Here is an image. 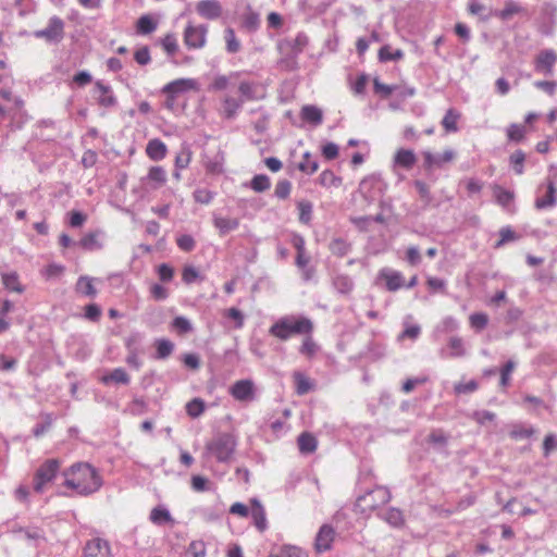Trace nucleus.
Returning a JSON list of instances; mask_svg holds the SVG:
<instances>
[{
    "label": "nucleus",
    "mask_w": 557,
    "mask_h": 557,
    "mask_svg": "<svg viewBox=\"0 0 557 557\" xmlns=\"http://www.w3.org/2000/svg\"><path fill=\"white\" fill-rule=\"evenodd\" d=\"M335 530L330 524H323L317 533L314 547L318 553H323L332 547Z\"/></svg>",
    "instance_id": "2eb2a0df"
},
{
    "label": "nucleus",
    "mask_w": 557,
    "mask_h": 557,
    "mask_svg": "<svg viewBox=\"0 0 557 557\" xmlns=\"http://www.w3.org/2000/svg\"><path fill=\"white\" fill-rule=\"evenodd\" d=\"M2 284L10 292L22 294L24 292L23 285L20 283L18 274L15 271L2 274Z\"/></svg>",
    "instance_id": "58836bf2"
},
{
    "label": "nucleus",
    "mask_w": 557,
    "mask_h": 557,
    "mask_svg": "<svg viewBox=\"0 0 557 557\" xmlns=\"http://www.w3.org/2000/svg\"><path fill=\"white\" fill-rule=\"evenodd\" d=\"M63 486L77 495L87 497L98 492L103 480L98 470L88 462H76L62 471Z\"/></svg>",
    "instance_id": "f257e3e1"
},
{
    "label": "nucleus",
    "mask_w": 557,
    "mask_h": 557,
    "mask_svg": "<svg viewBox=\"0 0 557 557\" xmlns=\"http://www.w3.org/2000/svg\"><path fill=\"white\" fill-rule=\"evenodd\" d=\"M557 203V188L552 181L537 187L535 208L545 210L555 207Z\"/></svg>",
    "instance_id": "6e6552de"
},
{
    "label": "nucleus",
    "mask_w": 557,
    "mask_h": 557,
    "mask_svg": "<svg viewBox=\"0 0 557 557\" xmlns=\"http://www.w3.org/2000/svg\"><path fill=\"white\" fill-rule=\"evenodd\" d=\"M314 325L311 319L305 315L287 314L275 321L269 329V334L282 342L295 335H310Z\"/></svg>",
    "instance_id": "f03ea898"
},
{
    "label": "nucleus",
    "mask_w": 557,
    "mask_h": 557,
    "mask_svg": "<svg viewBox=\"0 0 557 557\" xmlns=\"http://www.w3.org/2000/svg\"><path fill=\"white\" fill-rule=\"evenodd\" d=\"M413 186L417 189L420 199L423 201L424 206H429L432 203L433 197L430 191V187L428 184L421 180L413 181Z\"/></svg>",
    "instance_id": "5fc2aeb1"
},
{
    "label": "nucleus",
    "mask_w": 557,
    "mask_h": 557,
    "mask_svg": "<svg viewBox=\"0 0 557 557\" xmlns=\"http://www.w3.org/2000/svg\"><path fill=\"white\" fill-rule=\"evenodd\" d=\"M143 181L148 182L151 189H158L165 184L166 172L162 166H151L148 171L147 176Z\"/></svg>",
    "instance_id": "b1692460"
},
{
    "label": "nucleus",
    "mask_w": 557,
    "mask_h": 557,
    "mask_svg": "<svg viewBox=\"0 0 557 557\" xmlns=\"http://www.w3.org/2000/svg\"><path fill=\"white\" fill-rule=\"evenodd\" d=\"M534 434L533 428H525L522 423H515L511 425L509 435L513 440L529 438Z\"/></svg>",
    "instance_id": "3c124183"
},
{
    "label": "nucleus",
    "mask_w": 557,
    "mask_h": 557,
    "mask_svg": "<svg viewBox=\"0 0 557 557\" xmlns=\"http://www.w3.org/2000/svg\"><path fill=\"white\" fill-rule=\"evenodd\" d=\"M232 397L242 403H249L255 399V384L251 380L236 381L230 388Z\"/></svg>",
    "instance_id": "9b49d317"
},
{
    "label": "nucleus",
    "mask_w": 557,
    "mask_h": 557,
    "mask_svg": "<svg viewBox=\"0 0 557 557\" xmlns=\"http://www.w3.org/2000/svg\"><path fill=\"white\" fill-rule=\"evenodd\" d=\"M158 27V21L150 14L141 15L136 22V34L137 35H150Z\"/></svg>",
    "instance_id": "bb28decb"
},
{
    "label": "nucleus",
    "mask_w": 557,
    "mask_h": 557,
    "mask_svg": "<svg viewBox=\"0 0 557 557\" xmlns=\"http://www.w3.org/2000/svg\"><path fill=\"white\" fill-rule=\"evenodd\" d=\"M125 346L128 350L127 357H126V363L134 368L135 370H139L143 366V361L138 357V350L136 347L129 346V341L125 342Z\"/></svg>",
    "instance_id": "052dcab7"
},
{
    "label": "nucleus",
    "mask_w": 557,
    "mask_h": 557,
    "mask_svg": "<svg viewBox=\"0 0 557 557\" xmlns=\"http://www.w3.org/2000/svg\"><path fill=\"white\" fill-rule=\"evenodd\" d=\"M371 476V473H360L359 491L356 505L362 512L372 511L387 504L391 499V493L385 486L374 485L373 487L363 486L364 481Z\"/></svg>",
    "instance_id": "7ed1b4c3"
},
{
    "label": "nucleus",
    "mask_w": 557,
    "mask_h": 557,
    "mask_svg": "<svg viewBox=\"0 0 557 557\" xmlns=\"http://www.w3.org/2000/svg\"><path fill=\"white\" fill-rule=\"evenodd\" d=\"M470 326L475 330L476 332H480L484 330L488 324V317L486 313L483 312H475L472 313L469 317Z\"/></svg>",
    "instance_id": "4d7b16f0"
},
{
    "label": "nucleus",
    "mask_w": 557,
    "mask_h": 557,
    "mask_svg": "<svg viewBox=\"0 0 557 557\" xmlns=\"http://www.w3.org/2000/svg\"><path fill=\"white\" fill-rule=\"evenodd\" d=\"M298 170L307 175H312L319 169V161L317 157H313L311 152L306 151L302 154V160L297 165Z\"/></svg>",
    "instance_id": "72a5a7b5"
},
{
    "label": "nucleus",
    "mask_w": 557,
    "mask_h": 557,
    "mask_svg": "<svg viewBox=\"0 0 557 557\" xmlns=\"http://www.w3.org/2000/svg\"><path fill=\"white\" fill-rule=\"evenodd\" d=\"M150 521L156 525L174 524L175 520L172 517L170 510L163 506L158 505L151 509L149 515Z\"/></svg>",
    "instance_id": "4be33fe9"
},
{
    "label": "nucleus",
    "mask_w": 557,
    "mask_h": 557,
    "mask_svg": "<svg viewBox=\"0 0 557 557\" xmlns=\"http://www.w3.org/2000/svg\"><path fill=\"white\" fill-rule=\"evenodd\" d=\"M455 158V151L446 149L443 153L423 152L424 168L430 170L434 166L442 168L445 163L450 162Z\"/></svg>",
    "instance_id": "dca6fc26"
},
{
    "label": "nucleus",
    "mask_w": 557,
    "mask_h": 557,
    "mask_svg": "<svg viewBox=\"0 0 557 557\" xmlns=\"http://www.w3.org/2000/svg\"><path fill=\"white\" fill-rule=\"evenodd\" d=\"M292 183L288 180H280L276 183L274 196L278 199H287L290 195Z\"/></svg>",
    "instance_id": "338daca9"
},
{
    "label": "nucleus",
    "mask_w": 557,
    "mask_h": 557,
    "mask_svg": "<svg viewBox=\"0 0 557 557\" xmlns=\"http://www.w3.org/2000/svg\"><path fill=\"white\" fill-rule=\"evenodd\" d=\"M304 336L305 338L299 347V352L307 357H312L318 351V346L312 338V334Z\"/></svg>",
    "instance_id": "0e129e2a"
},
{
    "label": "nucleus",
    "mask_w": 557,
    "mask_h": 557,
    "mask_svg": "<svg viewBox=\"0 0 557 557\" xmlns=\"http://www.w3.org/2000/svg\"><path fill=\"white\" fill-rule=\"evenodd\" d=\"M269 557H306V554L296 546H284L280 549L278 554L270 555Z\"/></svg>",
    "instance_id": "774afa93"
},
{
    "label": "nucleus",
    "mask_w": 557,
    "mask_h": 557,
    "mask_svg": "<svg viewBox=\"0 0 557 557\" xmlns=\"http://www.w3.org/2000/svg\"><path fill=\"white\" fill-rule=\"evenodd\" d=\"M459 329V322L454 317H445L437 325L436 331L443 333H453Z\"/></svg>",
    "instance_id": "69168bd1"
},
{
    "label": "nucleus",
    "mask_w": 557,
    "mask_h": 557,
    "mask_svg": "<svg viewBox=\"0 0 557 557\" xmlns=\"http://www.w3.org/2000/svg\"><path fill=\"white\" fill-rule=\"evenodd\" d=\"M382 276L385 278L386 288L389 292L398 290L404 286V276L398 271H382Z\"/></svg>",
    "instance_id": "473e14b6"
},
{
    "label": "nucleus",
    "mask_w": 557,
    "mask_h": 557,
    "mask_svg": "<svg viewBox=\"0 0 557 557\" xmlns=\"http://www.w3.org/2000/svg\"><path fill=\"white\" fill-rule=\"evenodd\" d=\"M317 438L308 432H304L298 436V447L302 454H311L317 449Z\"/></svg>",
    "instance_id": "e433bc0d"
},
{
    "label": "nucleus",
    "mask_w": 557,
    "mask_h": 557,
    "mask_svg": "<svg viewBox=\"0 0 557 557\" xmlns=\"http://www.w3.org/2000/svg\"><path fill=\"white\" fill-rule=\"evenodd\" d=\"M244 104V99L234 98L231 96L224 97L222 101V115L224 119L233 120Z\"/></svg>",
    "instance_id": "5701e85b"
},
{
    "label": "nucleus",
    "mask_w": 557,
    "mask_h": 557,
    "mask_svg": "<svg viewBox=\"0 0 557 557\" xmlns=\"http://www.w3.org/2000/svg\"><path fill=\"white\" fill-rule=\"evenodd\" d=\"M111 549L107 541L96 537L87 542L84 557H110Z\"/></svg>",
    "instance_id": "ddd939ff"
},
{
    "label": "nucleus",
    "mask_w": 557,
    "mask_h": 557,
    "mask_svg": "<svg viewBox=\"0 0 557 557\" xmlns=\"http://www.w3.org/2000/svg\"><path fill=\"white\" fill-rule=\"evenodd\" d=\"M250 516L253 520L255 527L260 531L263 532L267 527V518H265V510L262 504L257 498L250 499Z\"/></svg>",
    "instance_id": "6ab92c4d"
},
{
    "label": "nucleus",
    "mask_w": 557,
    "mask_h": 557,
    "mask_svg": "<svg viewBox=\"0 0 557 557\" xmlns=\"http://www.w3.org/2000/svg\"><path fill=\"white\" fill-rule=\"evenodd\" d=\"M281 59L278 60V66L284 71H296L298 69V55L288 50H278Z\"/></svg>",
    "instance_id": "c9c22d12"
},
{
    "label": "nucleus",
    "mask_w": 557,
    "mask_h": 557,
    "mask_svg": "<svg viewBox=\"0 0 557 557\" xmlns=\"http://www.w3.org/2000/svg\"><path fill=\"white\" fill-rule=\"evenodd\" d=\"M205 409L206 404L201 398H194L186 404V412L190 418H198Z\"/></svg>",
    "instance_id": "603ef678"
},
{
    "label": "nucleus",
    "mask_w": 557,
    "mask_h": 557,
    "mask_svg": "<svg viewBox=\"0 0 557 557\" xmlns=\"http://www.w3.org/2000/svg\"><path fill=\"white\" fill-rule=\"evenodd\" d=\"M244 186L251 188L256 193H263L271 187V181L265 174H256L251 181Z\"/></svg>",
    "instance_id": "4c0bfd02"
},
{
    "label": "nucleus",
    "mask_w": 557,
    "mask_h": 557,
    "mask_svg": "<svg viewBox=\"0 0 557 557\" xmlns=\"http://www.w3.org/2000/svg\"><path fill=\"white\" fill-rule=\"evenodd\" d=\"M516 14H527V9L513 0H507L504 9L495 12L502 21H509Z\"/></svg>",
    "instance_id": "a878e982"
},
{
    "label": "nucleus",
    "mask_w": 557,
    "mask_h": 557,
    "mask_svg": "<svg viewBox=\"0 0 557 557\" xmlns=\"http://www.w3.org/2000/svg\"><path fill=\"white\" fill-rule=\"evenodd\" d=\"M95 280L96 278L87 275L79 276L76 282V292L86 297L95 298L97 296V289L92 284Z\"/></svg>",
    "instance_id": "2f4dec72"
},
{
    "label": "nucleus",
    "mask_w": 557,
    "mask_h": 557,
    "mask_svg": "<svg viewBox=\"0 0 557 557\" xmlns=\"http://www.w3.org/2000/svg\"><path fill=\"white\" fill-rule=\"evenodd\" d=\"M160 44L164 51L170 55H174L178 50L177 39L174 34H168L162 39H160Z\"/></svg>",
    "instance_id": "680f3d73"
},
{
    "label": "nucleus",
    "mask_w": 557,
    "mask_h": 557,
    "mask_svg": "<svg viewBox=\"0 0 557 557\" xmlns=\"http://www.w3.org/2000/svg\"><path fill=\"white\" fill-rule=\"evenodd\" d=\"M213 224L219 230L220 235H226L227 233L235 231L239 226V220L236 218H223L213 216Z\"/></svg>",
    "instance_id": "cd10ccee"
},
{
    "label": "nucleus",
    "mask_w": 557,
    "mask_h": 557,
    "mask_svg": "<svg viewBox=\"0 0 557 557\" xmlns=\"http://www.w3.org/2000/svg\"><path fill=\"white\" fill-rule=\"evenodd\" d=\"M525 153L518 149L509 157V164L517 175H521L524 172Z\"/></svg>",
    "instance_id": "a18cd8bd"
},
{
    "label": "nucleus",
    "mask_w": 557,
    "mask_h": 557,
    "mask_svg": "<svg viewBox=\"0 0 557 557\" xmlns=\"http://www.w3.org/2000/svg\"><path fill=\"white\" fill-rule=\"evenodd\" d=\"M154 358L164 360L170 357L174 350V344L168 338H158L154 341Z\"/></svg>",
    "instance_id": "f704fd0d"
},
{
    "label": "nucleus",
    "mask_w": 557,
    "mask_h": 557,
    "mask_svg": "<svg viewBox=\"0 0 557 557\" xmlns=\"http://www.w3.org/2000/svg\"><path fill=\"white\" fill-rule=\"evenodd\" d=\"M335 289L341 294H348L354 288V282L348 275L339 274L333 280Z\"/></svg>",
    "instance_id": "49530a36"
},
{
    "label": "nucleus",
    "mask_w": 557,
    "mask_h": 557,
    "mask_svg": "<svg viewBox=\"0 0 557 557\" xmlns=\"http://www.w3.org/2000/svg\"><path fill=\"white\" fill-rule=\"evenodd\" d=\"M196 88V81L193 78H178L163 86L162 94L176 97Z\"/></svg>",
    "instance_id": "4468645a"
},
{
    "label": "nucleus",
    "mask_w": 557,
    "mask_h": 557,
    "mask_svg": "<svg viewBox=\"0 0 557 557\" xmlns=\"http://www.w3.org/2000/svg\"><path fill=\"white\" fill-rule=\"evenodd\" d=\"M237 440L231 433H219L206 445V451L218 462H228L236 449Z\"/></svg>",
    "instance_id": "20e7f679"
},
{
    "label": "nucleus",
    "mask_w": 557,
    "mask_h": 557,
    "mask_svg": "<svg viewBox=\"0 0 557 557\" xmlns=\"http://www.w3.org/2000/svg\"><path fill=\"white\" fill-rule=\"evenodd\" d=\"M196 10L200 16L207 20H215L222 14V5L218 0H200Z\"/></svg>",
    "instance_id": "a211bd4d"
},
{
    "label": "nucleus",
    "mask_w": 557,
    "mask_h": 557,
    "mask_svg": "<svg viewBox=\"0 0 557 557\" xmlns=\"http://www.w3.org/2000/svg\"><path fill=\"white\" fill-rule=\"evenodd\" d=\"M387 184L380 175H370L359 184V191L368 203H373L384 196Z\"/></svg>",
    "instance_id": "423d86ee"
},
{
    "label": "nucleus",
    "mask_w": 557,
    "mask_h": 557,
    "mask_svg": "<svg viewBox=\"0 0 557 557\" xmlns=\"http://www.w3.org/2000/svg\"><path fill=\"white\" fill-rule=\"evenodd\" d=\"M380 517L385 520L392 527H400L404 524V515L403 511L398 508H389L383 513H380Z\"/></svg>",
    "instance_id": "a19ab883"
},
{
    "label": "nucleus",
    "mask_w": 557,
    "mask_h": 557,
    "mask_svg": "<svg viewBox=\"0 0 557 557\" xmlns=\"http://www.w3.org/2000/svg\"><path fill=\"white\" fill-rule=\"evenodd\" d=\"M447 347L450 350L448 354L450 358H459L466 355L463 339L459 336L449 337Z\"/></svg>",
    "instance_id": "79ce46f5"
},
{
    "label": "nucleus",
    "mask_w": 557,
    "mask_h": 557,
    "mask_svg": "<svg viewBox=\"0 0 557 557\" xmlns=\"http://www.w3.org/2000/svg\"><path fill=\"white\" fill-rule=\"evenodd\" d=\"M417 162L413 150L400 148L394 156V165L405 170H411Z\"/></svg>",
    "instance_id": "412c9836"
},
{
    "label": "nucleus",
    "mask_w": 557,
    "mask_h": 557,
    "mask_svg": "<svg viewBox=\"0 0 557 557\" xmlns=\"http://www.w3.org/2000/svg\"><path fill=\"white\" fill-rule=\"evenodd\" d=\"M36 38H42L47 42H60L64 37V22L59 16H52L47 27L34 32Z\"/></svg>",
    "instance_id": "0eeeda50"
},
{
    "label": "nucleus",
    "mask_w": 557,
    "mask_h": 557,
    "mask_svg": "<svg viewBox=\"0 0 557 557\" xmlns=\"http://www.w3.org/2000/svg\"><path fill=\"white\" fill-rule=\"evenodd\" d=\"M557 63V53L553 49L541 50L534 59V70L545 76H552Z\"/></svg>",
    "instance_id": "1a4fd4ad"
},
{
    "label": "nucleus",
    "mask_w": 557,
    "mask_h": 557,
    "mask_svg": "<svg viewBox=\"0 0 557 557\" xmlns=\"http://www.w3.org/2000/svg\"><path fill=\"white\" fill-rule=\"evenodd\" d=\"M309 39L305 33H298L295 38H285L277 45L278 50H288L299 57L308 45Z\"/></svg>",
    "instance_id": "f8f14e48"
},
{
    "label": "nucleus",
    "mask_w": 557,
    "mask_h": 557,
    "mask_svg": "<svg viewBox=\"0 0 557 557\" xmlns=\"http://www.w3.org/2000/svg\"><path fill=\"white\" fill-rule=\"evenodd\" d=\"M171 330L176 332L178 335H186L194 331V326L186 317L178 315L171 322Z\"/></svg>",
    "instance_id": "ea45409f"
},
{
    "label": "nucleus",
    "mask_w": 557,
    "mask_h": 557,
    "mask_svg": "<svg viewBox=\"0 0 557 557\" xmlns=\"http://www.w3.org/2000/svg\"><path fill=\"white\" fill-rule=\"evenodd\" d=\"M299 211V221L304 224H309L312 219V203L308 200H300L297 203Z\"/></svg>",
    "instance_id": "6e6d98bb"
},
{
    "label": "nucleus",
    "mask_w": 557,
    "mask_h": 557,
    "mask_svg": "<svg viewBox=\"0 0 557 557\" xmlns=\"http://www.w3.org/2000/svg\"><path fill=\"white\" fill-rule=\"evenodd\" d=\"M261 25L260 14L252 10L251 5L248 4L245 12L240 15V27L245 32L252 34L256 33Z\"/></svg>",
    "instance_id": "f3484780"
},
{
    "label": "nucleus",
    "mask_w": 557,
    "mask_h": 557,
    "mask_svg": "<svg viewBox=\"0 0 557 557\" xmlns=\"http://www.w3.org/2000/svg\"><path fill=\"white\" fill-rule=\"evenodd\" d=\"M95 89L100 92V96L98 97L99 106L104 108H112L116 106L117 100L116 97L113 95L110 85L103 84L102 82L98 81L95 84Z\"/></svg>",
    "instance_id": "aec40b11"
},
{
    "label": "nucleus",
    "mask_w": 557,
    "mask_h": 557,
    "mask_svg": "<svg viewBox=\"0 0 557 557\" xmlns=\"http://www.w3.org/2000/svg\"><path fill=\"white\" fill-rule=\"evenodd\" d=\"M494 196L496 198L497 203L504 208L508 207L513 200V194L507 189H504L500 186H495Z\"/></svg>",
    "instance_id": "bf43d9fd"
},
{
    "label": "nucleus",
    "mask_w": 557,
    "mask_h": 557,
    "mask_svg": "<svg viewBox=\"0 0 557 557\" xmlns=\"http://www.w3.org/2000/svg\"><path fill=\"white\" fill-rule=\"evenodd\" d=\"M459 116L460 115L456 110H454V109L447 110V112L445 113V115L442 120V125L446 129V132L455 133L458 131L457 121H458Z\"/></svg>",
    "instance_id": "09e8293b"
},
{
    "label": "nucleus",
    "mask_w": 557,
    "mask_h": 557,
    "mask_svg": "<svg viewBox=\"0 0 557 557\" xmlns=\"http://www.w3.org/2000/svg\"><path fill=\"white\" fill-rule=\"evenodd\" d=\"M101 232H92L88 233L81 238L78 245L88 251L100 250L103 247V244L100 242Z\"/></svg>",
    "instance_id": "c85d7f7f"
},
{
    "label": "nucleus",
    "mask_w": 557,
    "mask_h": 557,
    "mask_svg": "<svg viewBox=\"0 0 557 557\" xmlns=\"http://www.w3.org/2000/svg\"><path fill=\"white\" fill-rule=\"evenodd\" d=\"M191 150L188 146H182L175 157V168H177V170L187 169L191 161Z\"/></svg>",
    "instance_id": "de8ad7c7"
},
{
    "label": "nucleus",
    "mask_w": 557,
    "mask_h": 557,
    "mask_svg": "<svg viewBox=\"0 0 557 557\" xmlns=\"http://www.w3.org/2000/svg\"><path fill=\"white\" fill-rule=\"evenodd\" d=\"M168 152L166 145L158 138L148 141L146 153L153 161H161L165 158Z\"/></svg>",
    "instance_id": "393cba45"
},
{
    "label": "nucleus",
    "mask_w": 557,
    "mask_h": 557,
    "mask_svg": "<svg viewBox=\"0 0 557 557\" xmlns=\"http://www.w3.org/2000/svg\"><path fill=\"white\" fill-rule=\"evenodd\" d=\"M428 443L433 445L436 449L441 450L446 447L448 443V436L444 433L443 430L436 429L429 434Z\"/></svg>",
    "instance_id": "c03bdc74"
},
{
    "label": "nucleus",
    "mask_w": 557,
    "mask_h": 557,
    "mask_svg": "<svg viewBox=\"0 0 557 557\" xmlns=\"http://www.w3.org/2000/svg\"><path fill=\"white\" fill-rule=\"evenodd\" d=\"M404 52L399 49L392 51L388 45L381 47L379 50V60L381 62L398 61L403 59Z\"/></svg>",
    "instance_id": "8fccbe9b"
},
{
    "label": "nucleus",
    "mask_w": 557,
    "mask_h": 557,
    "mask_svg": "<svg viewBox=\"0 0 557 557\" xmlns=\"http://www.w3.org/2000/svg\"><path fill=\"white\" fill-rule=\"evenodd\" d=\"M225 41H226V50L230 53H236L240 49V44L235 36V32L233 28L228 27L225 29Z\"/></svg>",
    "instance_id": "e2e57ef3"
},
{
    "label": "nucleus",
    "mask_w": 557,
    "mask_h": 557,
    "mask_svg": "<svg viewBox=\"0 0 557 557\" xmlns=\"http://www.w3.org/2000/svg\"><path fill=\"white\" fill-rule=\"evenodd\" d=\"M319 183L323 187H337L342 184V180L341 177L336 176L333 171L324 170L319 176Z\"/></svg>",
    "instance_id": "13d9d810"
},
{
    "label": "nucleus",
    "mask_w": 557,
    "mask_h": 557,
    "mask_svg": "<svg viewBox=\"0 0 557 557\" xmlns=\"http://www.w3.org/2000/svg\"><path fill=\"white\" fill-rule=\"evenodd\" d=\"M330 250L334 256L344 257L351 250V246L345 239L338 237L330 243Z\"/></svg>",
    "instance_id": "37998d69"
},
{
    "label": "nucleus",
    "mask_w": 557,
    "mask_h": 557,
    "mask_svg": "<svg viewBox=\"0 0 557 557\" xmlns=\"http://www.w3.org/2000/svg\"><path fill=\"white\" fill-rule=\"evenodd\" d=\"M61 470V461L57 458L46 459L35 471L33 488L36 493L45 492L48 484L52 483Z\"/></svg>",
    "instance_id": "39448f33"
},
{
    "label": "nucleus",
    "mask_w": 557,
    "mask_h": 557,
    "mask_svg": "<svg viewBox=\"0 0 557 557\" xmlns=\"http://www.w3.org/2000/svg\"><path fill=\"white\" fill-rule=\"evenodd\" d=\"M208 27L206 25L194 26L188 24L184 32V42L190 49L202 48L206 44Z\"/></svg>",
    "instance_id": "9d476101"
},
{
    "label": "nucleus",
    "mask_w": 557,
    "mask_h": 557,
    "mask_svg": "<svg viewBox=\"0 0 557 557\" xmlns=\"http://www.w3.org/2000/svg\"><path fill=\"white\" fill-rule=\"evenodd\" d=\"M507 137L509 141L521 143L525 137V127L521 124H510L507 128Z\"/></svg>",
    "instance_id": "864d4df0"
},
{
    "label": "nucleus",
    "mask_w": 557,
    "mask_h": 557,
    "mask_svg": "<svg viewBox=\"0 0 557 557\" xmlns=\"http://www.w3.org/2000/svg\"><path fill=\"white\" fill-rule=\"evenodd\" d=\"M300 116L304 121L313 125H320L323 121L321 109L315 106L307 104L301 108Z\"/></svg>",
    "instance_id": "7c9ffc66"
},
{
    "label": "nucleus",
    "mask_w": 557,
    "mask_h": 557,
    "mask_svg": "<svg viewBox=\"0 0 557 557\" xmlns=\"http://www.w3.org/2000/svg\"><path fill=\"white\" fill-rule=\"evenodd\" d=\"M101 382L106 385L111 383L127 385L131 382V377L123 368H115L109 374L101 377Z\"/></svg>",
    "instance_id": "c756f323"
}]
</instances>
